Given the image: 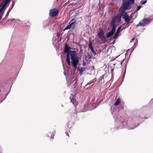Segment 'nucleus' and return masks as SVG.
<instances>
[{
    "label": "nucleus",
    "instance_id": "nucleus-1",
    "mask_svg": "<svg viewBox=\"0 0 153 153\" xmlns=\"http://www.w3.org/2000/svg\"><path fill=\"white\" fill-rule=\"evenodd\" d=\"M116 112V111H115L113 112L111 111V113L115 121L114 129L116 130L124 128H127L128 130L134 129L143 120V117H137L128 121L122 114H119V112Z\"/></svg>",
    "mask_w": 153,
    "mask_h": 153
},
{
    "label": "nucleus",
    "instance_id": "nucleus-2",
    "mask_svg": "<svg viewBox=\"0 0 153 153\" xmlns=\"http://www.w3.org/2000/svg\"><path fill=\"white\" fill-rule=\"evenodd\" d=\"M0 85V103L6 98L10 92L12 85L11 81L10 79L4 81Z\"/></svg>",
    "mask_w": 153,
    "mask_h": 153
},
{
    "label": "nucleus",
    "instance_id": "nucleus-3",
    "mask_svg": "<svg viewBox=\"0 0 153 153\" xmlns=\"http://www.w3.org/2000/svg\"><path fill=\"white\" fill-rule=\"evenodd\" d=\"M64 52L66 53V62L69 66L71 65L70 61V56L72 62L71 64L72 66L76 68L79 63V59L78 57L76 56V52L75 51H71V50H75L76 48H65ZM77 49V48H76Z\"/></svg>",
    "mask_w": 153,
    "mask_h": 153
},
{
    "label": "nucleus",
    "instance_id": "nucleus-4",
    "mask_svg": "<svg viewBox=\"0 0 153 153\" xmlns=\"http://www.w3.org/2000/svg\"><path fill=\"white\" fill-rule=\"evenodd\" d=\"M59 12V10L58 9L53 8L50 10L49 14V16L52 17L56 16L58 15Z\"/></svg>",
    "mask_w": 153,
    "mask_h": 153
},
{
    "label": "nucleus",
    "instance_id": "nucleus-5",
    "mask_svg": "<svg viewBox=\"0 0 153 153\" xmlns=\"http://www.w3.org/2000/svg\"><path fill=\"white\" fill-rule=\"evenodd\" d=\"M99 30L100 32L98 33V36L100 37L102 41H106V39L104 36V31L101 27L99 28Z\"/></svg>",
    "mask_w": 153,
    "mask_h": 153
},
{
    "label": "nucleus",
    "instance_id": "nucleus-6",
    "mask_svg": "<svg viewBox=\"0 0 153 153\" xmlns=\"http://www.w3.org/2000/svg\"><path fill=\"white\" fill-rule=\"evenodd\" d=\"M122 16L119 15L117 14L116 16L113 17L111 20V22L113 23H116V22H120L121 21V19Z\"/></svg>",
    "mask_w": 153,
    "mask_h": 153
},
{
    "label": "nucleus",
    "instance_id": "nucleus-7",
    "mask_svg": "<svg viewBox=\"0 0 153 153\" xmlns=\"http://www.w3.org/2000/svg\"><path fill=\"white\" fill-rule=\"evenodd\" d=\"M70 99L71 100V102L74 106L77 105V102L76 100L75 96L71 94L70 97Z\"/></svg>",
    "mask_w": 153,
    "mask_h": 153
},
{
    "label": "nucleus",
    "instance_id": "nucleus-8",
    "mask_svg": "<svg viewBox=\"0 0 153 153\" xmlns=\"http://www.w3.org/2000/svg\"><path fill=\"white\" fill-rule=\"evenodd\" d=\"M152 21V19L151 18H145L143 20H142V22L144 24V26L146 25L149 24L150 23V22Z\"/></svg>",
    "mask_w": 153,
    "mask_h": 153
},
{
    "label": "nucleus",
    "instance_id": "nucleus-9",
    "mask_svg": "<svg viewBox=\"0 0 153 153\" xmlns=\"http://www.w3.org/2000/svg\"><path fill=\"white\" fill-rule=\"evenodd\" d=\"M123 18L125 20L126 22H129L131 20V18H129L128 14L127 12L125 13L122 16Z\"/></svg>",
    "mask_w": 153,
    "mask_h": 153
},
{
    "label": "nucleus",
    "instance_id": "nucleus-10",
    "mask_svg": "<svg viewBox=\"0 0 153 153\" xmlns=\"http://www.w3.org/2000/svg\"><path fill=\"white\" fill-rule=\"evenodd\" d=\"M120 102H121L120 99V98H119L117 99V100L114 103V104L113 105V106H111V111H112V112H113V111H114V110H112V108L113 107V108H114V106L118 105H119L120 104Z\"/></svg>",
    "mask_w": 153,
    "mask_h": 153
},
{
    "label": "nucleus",
    "instance_id": "nucleus-11",
    "mask_svg": "<svg viewBox=\"0 0 153 153\" xmlns=\"http://www.w3.org/2000/svg\"><path fill=\"white\" fill-rule=\"evenodd\" d=\"M121 28V27H119L117 29V32L115 33V34L112 40L114 39H116L118 36L119 33L120 32V30Z\"/></svg>",
    "mask_w": 153,
    "mask_h": 153
},
{
    "label": "nucleus",
    "instance_id": "nucleus-12",
    "mask_svg": "<svg viewBox=\"0 0 153 153\" xmlns=\"http://www.w3.org/2000/svg\"><path fill=\"white\" fill-rule=\"evenodd\" d=\"M126 22L127 23H124L121 26V27L123 28L121 30H123V29H125L128 27L130 25V23H132V22H131L129 21V22Z\"/></svg>",
    "mask_w": 153,
    "mask_h": 153
},
{
    "label": "nucleus",
    "instance_id": "nucleus-13",
    "mask_svg": "<svg viewBox=\"0 0 153 153\" xmlns=\"http://www.w3.org/2000/svg\"><path fill=\"white\" fill-rule=\"evenodd\" d=\"M126 10V9H125L124 8H123L121 6L119 10V11L120 13V14H119V15L122 16L123 14L125 13H126V12H125Z\"/></svg>",
    "mask_w": 153,
    "mask_h": 153
},
{
    "label": "nucleus",
    "instance_id": "nucleus-14",
    "mask_svg": "<svg viewBox=\"0 0 153 153\" xmlns=\"http://www.w3.org/2000/svg\"><path fill=\"white\" fill-rule=\"evenodd\" d=\"M115 23H113V22H111V27H112V29L111 30L113 33L115 31L116 29V25H115Z\"/></svg>",
    "mask_w": 153,
    "mask_h": 153
},
{
    "label": "nucleus",
    "instance_id": "nucleus-15",
    "mask_svg": "<svg viewBox=\"0 0 153 153\" xmlns=\"http://www.w3.org/2000/svg\"><path fill=\"white\" fill-rule=\"evenodd\" d=\"M130 4V2H129L128 1H126L125 2H124L123 3V8H124L125 9H129L128 8V7L129 5Z\"/></svg>",
    "mask_w": 153,
    "mask_h": 153
},
{
    "label": "nucleus",
    "instance_id": "nucleus-16",
    "mask_svg": "<svg viewBox=\"0 0 153 153\" xmlns=\"http://www.w3.org/2000/svg\"><path fill=\"white\" fill-rule=\"evenodd\" d=\"M75 23L74 22H73L69 25L66 27L64 29V30H67L71 29L72 27L75 24Z\"/></svg>",
    "mask_w": 153,
    "mask_h": 153
},
{
    "label": "nucleus",
    "instance_id": "nucleus-17",
    "mask_svg": "<svg viewBox=\"0 0 153 153\" xmlns=\"http://www.w3.org/2000/svg\"><path fill=\"white\" fill-rule=\"evenodd\" d=\"M55 133V131H53L52 133L49 132L47 134V136L53 139Z\"/></svg>",
    "mask_w": 153,
    "mask_h": 153
},
{
    "label": "nucleus",
    "instance_id": "nucleus-18",
    "mask_svg": "<svg viewBox=\"0 0 153 153\" xmlns=\"http://www.w3.org/2000/svg\"><path fill=\"white\" fill-rule=\"evenodd\" d=\"M11 0H4L1 3V5H3L2 7H5L7 5V3L10 1Z\"/></svg>",
    "mask_w": 153,
    "mask_h": 153
},
{
    "label": "nucleus",
    "instance_id": "nucleus-19",
    "mask_svg": "<svg viewBox=\"0 0 153 153\" xmlns=\"http://www.w3.org/2000/svg\"><path fill=\"white\" fill-rule=\"evenodd\" d=\"M114 34V33H113L111 31H110L109 32L107 33H106V37L107 38H109L112 35H113Z\"/></svg>",
    "mask_w": 153,
    "mask_h": 153
},
{
    "label": "nucleus",
    "instance_id": "nucleus-20",
    "mask_svg": "<svg viewBox=\"0 0 153 153\" xmlns=\"http://www.w3.org/2000/svg\"><path fill=\"white\" fill-rule=\"evenodd\" d=\"M132 49V48H129L128 49L127 51L126 54L128 55V54H129V56H130L134 49V48H133V49Z\"/></svg>",
    "mask_w": 153,
    "mask_h": 153
},
{
    "label": "nucleus",
    "instance_id": "nucleus-21",
    "mask_svg": "<svg viewBox=\"0 0 153 153\" xmlns=\"http://www.w3.org/2000/svg\"><path fill=\"white\" fill-rule=\"evenodd\" d=\"M94 68V66L93 65L92 66H89L86 67V69L87 70H90L91 71H93Z\"/></svg>",
    "mask_w": 153,
    "mask_h": 153
},
{
    "label": "nucleus",
    "instance_id": "nucleus-22",
    "mask_svg": "<svg viewBox=\"0 0 153 153\" xmlns=\"http://www.w3.org/2000/svg\"><path fill=\"white\" fill-rule=\"evenodd\" d=\"M94 82V81L93 80H92L90 82L88 83L85 85V87L87 86L88 85H91L90 86H89V87H91L92 86L94 85V84H92V83H93Z\"/></svg>",
    "mask_w": 153,
    "mask_h": 153
},
{
    "label": "nucleus",
    "instance_id": "nucleus-23",
    "mask_svg": "<svg viewBox=\"0 0 153 153\" xmlns=\"http://www.w3.org/2000/svg\"><path fill=\"white\" fill-rule=\"evenodd\" d=\"M149 105V106L148 107L150 108L153 107V98L151 100Z\"/></svg>",
    "mask_w": 153,
    "mask_h": 153
},
{
    "label": "nucleus",
    "instance_id": "nucleus-24",
    "mask_svg": "<svg viewBox=\"0 0 153 153\" xmlns=\"http://www.w3.org/2000/svg\"><path fill=\"white\" fill-rule=\"evenodd\" d=\"M56 35L59 38V41H61V40L62 34H61L60 33H57Z\"/></svg>",
    "mask_w": 153,
    "mask_h": 153
},
{
    "label": "nucleus",
    "instance_id": "nucleus-25",
    "mask_svg": "<svg viewBox=\"0 0 153 153\" xmlns=\"http://www.w3.org/2000/svg\"><path fill=\"white\" fill-rule=\"evenodd\" d=\"M141 26H144V24H143V22H142V21L141 22H139V23L136 26L139 27Z\"/></svg>",
    "mask_w": 153,
    "mask_h": 153
},
{
    "label": "nucleus",
    "instance_id": "nucleus-26",
    "mask_svg": "<svg viewBox=\"0 0 153 153\" xmlns=\"http://www.w3.org/2000/svg\"><path fill=\"white\" fill-rule=\"evenodd\" d=\"M104 75H102L101 76H100L99 79V81L100 82L101 81L102 79H104Z\"/></svg>",
    "mask_w": 153,
    "mask_h": 153
},
{
    "label": "nucleus",
    "instance_id": "nucleus-27",
    "mask_svg": "<svg viewBox=\"0 0 153 153\" xmlns=\"http://www.w3.org/2000/svg\"><path fill=\"white\" fill-rule=\"evenodd\" d=\"M87 58L88 59H91L92 58V56L90 55V54L88 53H87Z\"/></svg>",
    "mask_w": 153,
    "mask_h": 153
},
{
    "label": "nucleus",
    "instance_id": "nucleus-28",
    "mask_svg": "<svg viewBox=\"0 0 153 153\" xmlns=\"http://www.w3.org/2000/svg\"><path fill=\"white\" fill-rule=\"evenodd\" d=\"M94 48H90V50H91L92 52L94 53L95 55L97 54L96 52L95 51V50H94Z\"/></svg>",
    "mask_w": 153,
    "mask_h": 153
},
{
    "label": "nucleus",
    "instance_id": "nucleus-29",
    "mask_svg": "<svg viewBox=\"0 0 153 153\" xmlns=\"http://www.w3.org/2000/svg\"><path fill=\"white\" fill-rule=\"evenodd\" d=\"M88 48H93L92 45V43L91 41H90L88 44Z\"/></svg>",
    "mask_w": 153,
    "mask_h": 153
},
{
    "label": "nucleus",
    "instance_id": "nucleus-30",
    "mask_svg": "<svg viewBox=\"0 0 153 153\" xmlns=\"http://www.w3.org/2000/svg\"><path fill=\"white\" fill-rule=\"evenodd\" d=\"M9 13H10V12L9 11H8L7 12V14L5 16V17L3 19V20H4V19H6L7 18V17L8 16H9Z\"/></svg>",
    "mask_w": 153,
    "mask_h": 153
},
{
    "label": "nucleus",
    "instance_id": "nucleus-31",
    "mask_svg": "<svg viewBox=\"0 0 153 153\" xmlns=\"http://www.w3.org/2000/svg\"><path fill=\"white\" fill-rule=\"evenodd\" d=\"M141 6H138L137 7V8L135 10V11L137 12L141 8Z\"/></svg>",
    "mask_w": 153,
    "mask_h": 153
},
{
    "label": "nucleus",
    "instance_id": "nucleus-32",
    "mask_svg": "<svg viewBox=\"0 0 153 153\" xmlns=\"http://www.w3.org/2000/svg\"><path fill=\"white\" fill-rule=\"evenodd\" d=\"M126 68V65L125 66V71L123 73V74L122 75V76L123 77V78H124L125 75Z\"/></svg>",
    "mask_w": 153,
    "mask_h": 153
},
{
    "label": "nucleus",
    "instance_id": "nucleus-33",
    "mask_svg": "<svg viewBox=\"0 0 153 153\" xmlns=\"http://www.w3.org/2000/svg\"><path fill=\"white\" fill-rule=\"evenodd\" d=\"M128 2H130V3H131L134 4V0H129Z\"/></svg>",
    "mask_w": 153,
    "mask_h": 153
},
{
    "label": "nucleus",
    "instance_id": "nucleus-34",
    "mask_svg": "<svg viewBox=\"0 0 153 153\" xmlns=\"http://www.w3.org/2000/svg\"><path fill=\"white\" fill-rule=\"evenodd\" d=\"M80 73L81 74H82L83 72V69L82 68H81L80 69H78Z\"/></svg>",
    "mask_w": 153,
    "mask_h": 153
},
{
    "label": "nucleus",
    "instance_id": "nucleus-35",
    "mask_svg": "<svg viewBox=\"0 0 153 153\" xmlns=\"http://www.w3.org/2000/svg\"><path fill=\"white\" fill-rule=\"evenodd\" d=\"M86 65V63H85V62L83 60L82 61V65L83 66H85Z\"/></svg>",
    "mask_w": 153,
    "mask_h": 153
},
{
    "label": "nucleus",
    "instance_id": "nucleus-36",
    "mask_svg": "<svg viewBox=\"0 0 153 153\" xmlns=\"http://www.w3.org/2000/svg\"><path fill=\"white\" fill-rule=\"evenodd\" d=\"M76 82H77V81L76 80L74 83V88H75L76 86L77 85V83Z\"/></svg>",
    "mask_w": 153,
    "mask_h": 153
},
{
    "label": "nucleus",
    "instance_id": "nucleus-37",
    "mask_svg": "<svg viewBox=\"0 0 153 153\" xmlns=\"http://www.w3.org/2000/svg\"><path fill=\"white\" fill-rule=\"evenodd\" d=\"M146 2H147L146 1V0H145V1H143L142 2V4H144L145 3H146Z\"/></svg>",
    "mask_w": 153,
    "mask_h": 153
},
{
    "label": "nucleus",
    "instance_id": "nucleus-38",
    "mask_svg": "<svg viewBox=\"0 0 153 153\" xmlns=\"http://www.w3.org/2000/svg\"><path fill=\"white\" fill-rule=\"evenodd\" d=\"M65 48H70L68 47V46L67 45V44L66 43L65 44Z\"/></svg>",
    "mask_w": 153,
    "mask_h": 153
},
{
    "label": "nucleus",
    "instance_id": "nucleus-39",
    "mask_svg": "<svg viewBox=\"0 0 153 153\" xmlns=\"http://www.w3.org/2000/svg\"><path fill=\"white\" fill-rule=\"evenodd\" d=\"M13 8H12V7H10L9 10L8 11H9V12H10V11L12 10V9H13Z\"/></svg>",
    "mask_w": 153,
    "mask_h": 153
},
{
    "label": "nucleus",
    "instance_id": "nucleus-40",
    "mask_svg": "<svg viewBox=\"0 0 153 153\" xmlns=\"http://www.w3.org/2000/svg\"><path fill=\"white\" fill-rule=\"evenodd\" d=\"M135 39L134 38H132L130 41V42H132Z\"/></svg>",
    "mask_w": 153,
    "mask_h": 153
},
{
    "label": "nucleus",
    "instance_id": "nucleus-41",
    "mask_svg": "<svg viewBox=\"0 0 153 153\" xmlns=\"http://www.w3.org/2000/svg\"><path fill=\"white\" fill-rule=\"evenodd\" d=\"M125 60V59H124L123 60L122 62H120V64H121V65H122V64H123V62Z\"/></svg>",
    "mask_w": 153,
    "mask_h": 153
},
{
    "label": "nucleus",
    "instance_id": "nucleus-42",
    "mask_svg": "<svg viewBox=\"0 0 153 153\" xmlns=\"http://www.w3.org/2000/svg\"><path fill=\"white\" fill-rule=\"evenodd\" d=\"M136 43H134V45L132 47H133V48H135L136 47Z\"/></svg>",
    "mask_w": 153,
    "mask_h": 153
},
{
    "label": "nucleus",
    "instance_id": "nucleus-43",
    "mask_svg": "<svg viewBox=\"0 0 153 153\" xmlns=\"http://www.w3.org/2000/svg\"><path fill=\"white\" fill-rule=\"evenodd\" d=\"M14 4H15V3H13L12 4V8L14 6Z\"/></svg>",
    "mask_w": 153,
    "mask_h": 153
},
{
    "label": "nucleus",
    "instance_id": "nucleus-44",
    "mask_svg": "<svg viewBox=\"0 0 153 153\" xmlns=\"http://www.w3.org/2000/svg\"><path fill=\"white\" fill-rule=\"evenodd\" d=\"M119 55L116 57L114 59H113V60H115Z\"/></svg>",
    "mask_w": 153,
    "mask_h": 153
},
{
    "label": "nucleus",
    "instance_id": "nucleus-45",
    "mask_svg": "<svg viewBox=\"0 0 153 153\" xmlns=\"http://www.w3.org/2000/svg\"><path fill=\"white\" fill-rule=\"evenodd\" d=\"M65 133L68 136V137H69V136L68 135V133L66 132H65Z\"/></svg>",
    "mask_w": 153,
    "mask_h": 153
},
{
    "label": "nucleus",
    "instance_id": "nucleus-46",
    "mask_svg": "<svg viewBox=\"0 0 153 153\" xmlns=\"http://www.w3.org/2000/svg\"><path fill=\"white\" fill-rule=\"evenodd\" d=\"M64 74L65 76H66V73H65V71H64Z\"/></svg>",
    "mask_w": 153,
    "mask_h": 153
},
{
    "label": "nucleus",
    "instance_id": "nucleus-47",
    "mask_svg": "<svg viewBox=\"0 0 153 153\" xmlns=\"http://www.w3.org/2000/svg\"><path fill=\"white\" fill-rule=\"evenodd\" d=\"M74 115L75 116V115H76V113H74Z\"/></svg>",
    "mask_w": 153,
    "mask_h": 153
},
{
    "label": "nucleus",
    "instance_id": "nucleus-48",
    "mask_svg": "<svg viewBox=\"0 0 153 153\" xmlns=\"http://www.w3.org/2000/svg\"><path fill=\"white\" fill-rule=\"evenodd\" d=\"M69 123H68V128L69 127Z\"/></svg>",
    "mask_w": 153,
    "mask_h": 153
},
{
    "label": "nucleus",
    "instance_id": "nucleus-49",
    "mask_svg": "<svg viewBox=\"0 0 153 153\" xmlns=\"http://www.w3.org/2000/svg\"><path fill=\"white\" fill-rule=\"evenodd\" d=\"M115 65H116V64H113V65H114V66Z\"/></svg>",
    "mask_w": 153,
    "mask_h": 153
},
{
    "label": "nucleus",
    "instance_id": "nucleus-50",
    "mask_svg": "<svg viewBox=\"0 0 153 153\" xmlns=\"http://www.w3.org/2000/svg\"><path fill=\"white\" fill-rule=\"evenodd\" d=\"M104 49L105 50V49H106V48H103V49H102V50H103Z\"/></svg>",
    "mask_w": 153,
    "mask_h": 153
},
{
    "label": "nucleus",
    "instance_id": "nucleus-51",
    "mask_svg": "<svg viewBox=\"0 0 153 153\" xmlns=\"http://www.w3.org/2000/svg\"><path fill=\"white\" fill-rule=\"evenodd\" d=\"M80 49H81V51H82V50H82V48H80Z\"/></svg>",
    "mask_w": 153,
    "mask_h": 153
},
{
    "label": "nucleus",
    "instance_id": "nucleus-52",
    "mask_svg": "<svg viewBox=\"0 0 153 153\" xmlns=\"http://www.w3.org/2000/svg\"><path fill=\"white\" fill-rule=\"evenodd\" d=\"M13 20V19H12V20L10 19V20H11V21H12Z\"/></svg>",
    "mask_w": 153,
    "mask_h": 153
},
{
    "label": "nucleus",
    "instance_id": "nucleus-53",
    "mask_svg": "<svg viewBox=\"0 0 153 153\" xmlns=\"http://www.w3.org/2000/svg\"><path fill=\"white\" fill-rule=\"evenodd\" d=\"M114 43V42H113V43Z\"/></svg>",
    "mask_w": 153,
    "mask_h": 153
}]
</instances>
